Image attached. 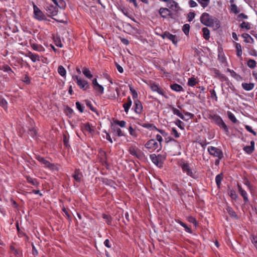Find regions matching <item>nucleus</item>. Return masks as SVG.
I'll use <instances>...</instances> for the list:
<instances>
[{
    "instance_id": "nucleus-1",
    "label": "nucleus",
    "mask_w": 257,
    "mask_h": 257,
    "mask_svg": "<svg viewBox=\"0 0 257 257\" xmlns=\"http://www.w3.org/2000/svg\"><path fill=\"white\" fill-rule=\"evenodd\" d=\"M200 22L202 24L207 27H213L214 24L217 28L220 27L219 21L215 17L210 16L207 13H203L201 15Z\"/></svg>"
},
{
    "instance_id": "nucleus-2",
    "label": "nucleus",
    "mask_w": 257,
    "mask_h": 257,
    "mask_svg": "<svg viewBox=\"0 0 257 257\" xmlns=\"http://www.w3.org/2000/svg\"><path fill=\"white\" fill-rule=\"evenodd\" d=\"M179 166L181 168L182 172L187 176L193 178H197L195 170L191 167V164L187 161H181L179 162Z\"/></svg>"
},
{
    "instance_id": "nucleus-3",
    "label": "nucleus",
    "mask_w": 257,
    "mask_h": 257,
    "mask_svg": "<svg viewBox=\"0 0 257 257\" xmlns=\"http://www.w3.org/2000/svg\"><path fill=\"white\" fill-rule=\"evenodd\" d=\"M209 118L212 120L213 122L222 129L226 135H228L229 129L220 116L215 113H212L209 115Z\"/></svg>"
},
{
    "instance_id": "nucleus-4",
    "label": "nucleus",
    "mask_w": 257,
    "mask_h": 257,
    "mask_svg": "<svg viewBox=\"0 0 257 257\" xmlns=\"http://www.w3.org/2000/svg\"><path fill=\"white\" fill-rule=\"evenodd\" d=\"M207 151L210 155L219 159H222L224 157L222 151L218 148L210 146L208 148Z\"/></svg>"
},
{
    "instance_id": "nucleus-5",
    "label": "nucleus",
    "mask_w": 257,
    "mask_h": 257,
    "mask_svg": "<svg viewBox=\"0 0 257 257\" xmlns=\"http://www.w3.org/2000/svg\"><path fill=\"white\" fill-rule=\"evenodd\" d=\"M72 78L80 89L86 90L89 88V85L86 80L79 78L77 75L73 76Z\"/></svg>"
},
{
    "instance_id": "nucleus-6",
    "label": "nucleus",
    "mask_w": 257,
    "mask_h": 257,
    "mask_svg": "<svg viewBox=\"0 0 257 257\" xmlns=\"http://www.w3.org/2000/svg\"><path fill=\"white\" fill-rule=\"evenodd\" d=\"M33 7L34 10V18L38 21L45 20V15L34 3H33Z\"/></svg>"
},
{
    "instance_id": "nucleus-7",
    "label": "nucleus",
    "mask_w": 257,
    "mask_h": 257,
    "mask_svg": "<svg viewBox=\"0 0 257 257\" xmlns=\"http://www.w3.org/2000/svg\"><path fill=\"white\" fill-rule=\"evenodd\" d=\"M36 159L41 163L45 165V167L51 170H58L57 167L55 164L51 163L48 161L46 160L44 157L40 155H37Z\"/></svg>"
},
{
    "instance_id": "nucleus-8",
    "label": "nucleus",
    "mask_w": 257,
    "mask_h": 257,
    "mask_svg": "<svg viewBox=\"0 0 257 257\" xmlns=\"http://www.w3.org/2000/svg\"><path fill=\"white\" fill-rule=\"evenodd\" d=\"M128 152L131 155L134 156L139 159H142L145 156L144 154L136 146H132L129 148Z\"/></svg>"
},
{
    "instance_id": "nucleus-9",
    "label": "nucleus",
    "mask_w": 257,
    "mask_h": 257,
    "mask_svg": "<svg viewBox=\"0 0 257 257\" xmlns=\"http://www.w3.org/2000/svg\"><path fill=\"white\" fill-rule=\"evenodd\" d=\"M145 147L151 152L154 151L157 149H160L158 143L155 139H150L145 144Z\"/></svg>"
},
{
    "instance_id": "nucleus-10",
    "label": "nucleus",
    "mask_w": 257,
    "mask_h": 257,
    "mask_svg": "<svg viewBox=\"0 0 257 257\" xmlns=\"http://www.w3.org/2000/svg\"><path fill=\"white\" fill-rule=\"evenodd\" d=\"M45 10L47 12V16L49 17L53 18L57 15L58 9L57 7L54 6L52 5H49L45 7Z\"/></svg>"
},
{
    "instance_id": "nucleus-11",
    "label": "nucleus",
    "mask_w": 257,
    "mask_h": 257,
    "mask_svg": "<svg viewBox=\"0 0 257 257\" xmlns=\"http://www.w3.org/2000/svg\"><path fill=\"white\" fill-rule=\"evenodd\" d=\"M150 88L153 92H157L159 94L162 95L166 98H168V97L166 95L164 90L159 86V85L155 83H152L150 85Z\"/></svg>"
},
{
    "instance_id": "nucleus-12",
    "label": "nucleus",
    "mask_w": 257,
    "mask_h": 257,
    "mask_svg": "<svg viewBox=\"0 0 257 257\" xmlns=\"http://www.w3.org/2000/svg\"><path fill=\"white\" fill-rule=\"evenodd\" d=\"M161 16L163 18H166L168 16L171 17L173 16V13L168 8H161L159 11Z\"/></svg>"
},
{
    "instance_id": "nucleus-13",
    "label": "nucleus",
    "mask_w": 257,
    "mask_h": 257,
    "mask_svg": "<svg viewBox=\"0 0 257 257\" xmlns=\"http://www.w3.org/2000/svg\"><path fill=\"white\" fill-rule=\"evenodd\" d=\"M162 37L164 39H165V38L168 39L169 40L171 41L172 42V43L175 45H176L177 44L178 40H177V38L176 36L173 35V34L170 33L169 32H165L163 34Z\"/></svg>"
},
{
    "instance_id": "nucleus-14",
    "label": "nucleus",
    "mask_w": 257,
    "mask_h": 257,
    "mask_svg": "<svg viewBox=\"0 0 257 257\" xmlns=\"http://www.w3.org/2000/svg\"><path fill=\"white\" fill-rule=\"evenodd\" d=\"M237 187L238 191L240 195L243 198V201L245 203L248 201V195L247 192L241 187V185L239 183H237Z\"/></svg>"
},
{
    "instance_id": "nucleus-15",
    "label": "nucleus",
    "mask_w": 257,
    "mask_h": 257,
    "mask_svg": "<svg viewBox=\"0 0 257 257\" xmlns=\"http://www.w3.org/2000/svg\"><path fill=\"white\" fill-rule=\"evenodd\" d=\"M101 154V157L100 158V162L104 166L106 169L109 167V164L107 161V155L105 152L102 151L100 153Z\"/></svg>"
},
{
    "instance_id": "nucleus-16",
    "label": "nucleus",
    "mask_w": 257,
    "mask_h": 257,
    "mask_svg": "<svg viewBox=\"0 0 257 257\" xmlns=\"http://www.w3.org/2000/svg\"><path fill=\"white\" fill-rule=\"evenodd\" d=\"M25 56L29 57L33 62L40 61V56L38 54L33 53L30 51H28L26 54Z\"/></svg>"
},
{
    "instance_id": "nucleus-17",
    "label": "nucleus",
    "mask_w": 257,
    "mask_h": 257,
    "mask_svg": "<svg viewBox=\"0 0 257 257\" xmlns=\"http://www.w3.org/2000/svg\"><path fill=\"white\" fill-rule=\"evenodd\" d=\"M168 7L172 10L178 12L180 9L178 4L174 0H171L167 3Z\"/></svg>"
},
{
    "instance_id": "nucleus-18",
    "label": "nucleus",
    "mask_w": 257,
    "mask_h": 257,
    "mask_svg": "<svg viewBox=\"0 0 257 257\" xmlns=\"http://www.w3.org/2000/svg\"><path fill=\"white\" fill-rule=\"evenodd\" d=\"M150 158L152 162L159 167H162L163 164L161 161H159L158 157H157V155L155 154H153L150 155Z\"/></svg>"
},
{
    "instance_id": "nucleus-19",
    "label": "nucleus",
    "mask_w": 257,
    "mask_h": 257,
    "mask_svg": "<svg viewBox=\"0 0 257 257\" xmlns=\"http://www.w3.org/2000/svg\"><path fill=\"white\" fill-rule=\"evenodd\" d=\"M135 111L136 113L140 114L143 110V105L139 100H135Z\"/></svg>"
},
{
    "instance_id": "nucleus-20",
    "label": "nucleus",
    "mask_w": 257,
    "mask_h": 257,
    "mask_svg": "<svg viewBox=\"0 0 257 257\" xmlns=\"http://www.w3.org/2000/svg\"><path fill=\"white\" fill-rule=\"evenodd\" d=\"M82 177L83 175L82 173L78 169H76L74 173L72 175V177L77 182H80L81 181Z\"/></svg>"
},
{
    "instance_id": "nucleus-21",
    "label": "nucleus",
    "mask_w": 257,
    "mask_h": 257,
    "mask_svg": "<svg viewBox=\"0 0 257 257\" xmlns=\"http://www.w3.org/2000/svg\"><path fill=\"white\" fill-rule=\"evenodd\" d=\"M11 252L16 256V257H22V251L20 248H16L13 245L10 246Z\"/></svg>"
},
{
    "instance_id": "nucleus-22",
    "label": "nucleus",
    "mask_w": 257,
    "mask_h": 257,
    "mask_svg": "<svg viewBox=\"0 0 257 257\" xmlns=\"http://www.w3.org/2000/svg\"><path fill=\"white\" fill-rule=\"evenodd\" d=\"M25 178L27 180V181L32 184V185L38 187L39 185V183L37 179L36 178H33L30 176H26Z\"/></svg>"
},
{
    "instance_id": "nucleus-23",
    "label": "nucleus",
    "mask_w": 257,
    "mask_h": 257,
    "mask_svg": "<svg viewBox=\"0 0 257 257\" xmlns=\"http://www.w3.org/2000/svg\"><path fill=\"white\" fill-rule=\"evenodd\" d=\"M56 5L57 8L64 9L66 8V4L64 0H51Z\"/></svg>"
},
{
    "instance_id": "nucleus-24",
    "label": "nucleus",
    "mask_w": 257,
    "mask_h": 257,
    "mask_svg": "<svg viewBox=\"0 0 257 257\" xmlns=\"http://www.w3.org/2000/svg\"><path fill=\"white\" fill-rule=\"evenodd\" d=\"M132 104V101L131 100L130 96H128L127 98V102L123 104V107L126 113H128Z\"/></svg>"
},
{
    "instance_id": "nucleus-25",
    "label": "nucleus",
    "mask_w": 257,
    "mask_h": 257,
    "mask_svg": "<svg viewBox=\"0 0 257 257\" xmlns=\"http://www.w3.org/2000/svg\"><path fill=\"white\" fill-rule=\"evenodd\" d=\"M136 122L139 125L143 126V127L148 128L150 130L151 127H153V123H143L142 121L140 119H137Z\"/></svg>"
},
{
    "instance_id": "nucleus-26",
    "label": "nucleus",
    "mask_w": 257,
    "mask_h": 257,
    "mask_svg": "<svg viewBox=\"0 0 257 257\" xmlns=\"http://www.w3.org/2000/svg\"><path fill=\"white\" fill-rule=\"evenodd\" d=\"M235 49L236 50V55L238 58H242V47L241 45L238 43L234 42Z\"/></svg>"
},
{
    "instance_id": "nucleus-27",
    "label": "nucleus",
    "mask_w": 257,
    "mask_h": 257,
    "mask_svg": "<svg viewBox=\"0 0 257 257\" xmlns=\"http://www.w3.org/2000/svg\"><path fill=\"white\" fill-rule=\"evenodd\" d=\"M171 109L172 110L174 114L176 115L178 117H179L181 119H186V117L184 116V115L180 111V110L176 108L171 106Z\"/></svg>"
},
{
    "instance_id": "nucleus-28",
    "label": "nucleus",
    "mask_w": 257,
    "mask_h": 257,
    "mask_svg": "<svg viewBox=\"0 0 257 257\" xmlns=\"http://www.w3.org/2000/svg\"><path fill=\"white\" fill-rule=\"evenodd\" d=\"M241 86L245 90L250 91L254 88V84L253 83H247L244 82L241 84Z\"/></svg>"
},
{
    "instance_id": "nucleus-29",
    "label": "nucleus",
    "mask_w": 257,
    "mask_h": 257,
    "mask_svg": "<svg viewBox=\"0 0 257 257\" xmlns=\"http://www.w3.org/2000/svg\"><path fill=\"white\" fill-rule=\"evenodd\" d=\"M223 178V174L222 173H221L217 175H216L215 177V182L218 188H220L221 181Z\"/></svg>"
},
{
    "instance_id": "nucleus-30",
    "label": "nucleus",
    "mask_w": 257,
    "mask_h": 257,
    "mask_svg": "<svg viewBox=\"0 0 257 257\" xmlns=\"http://www.w3.org/2000/svg\"><path fill=\"white\" fill-rule=\"evenodd\" d=\"M227 193L230 197L234 200H236L238 198L237 194H236L235 191L233 189L229 188L227 191Z\"/></svg>"
},
{
    "instance_id": "nucleus-31",
    "label": "nucleus",
    "mask_w": 257,
    "mask_h": 257,
    "mask_svg": "<svg viewBox=\"0 0 257 257\" xmlns=\"http://www.w3.org/2000/svg\"><path fill=\"white\" fill-rule=\"evenodd\" d=\"M242 37L244 39V41L247 43H253L254 40L253 38L248 34L243 33L242 34Z\"/></svg>"
},
{
    "instance_id": "nucleus-32",
    "label": "nucleus",
    "mask_w": 257,
    "mask_h": 257,
    "mask_svg": "<svg viewBox=\"0 0 257 257\" xmlns=\"http://www.w3.org/2000/svg\"><path fill=\"white\" fill-rule=\"evenodd\" d=\"M31 47L33 50L38 52H44L45 51V48L40 44H31Z\"/></svg>"
},
{
    "instance_id": "nucleus-33",
    "label": "nucleus",
    "mask_w": 257,
    "mask_h": 257,
    "mask_svg": "<svg viewBox=\"0 0 257 257\" xmlns=\"http://www.w3.org/2000/svg\"><path fill=\"white\" fill-rule=\"evenodd\" d=\"M69 136H68L67 134H64L63 135V142L64 143V145L68 149H69L71 147L69 143Z\"/></svg>"
},
{
    "instance_id": "nucleus-34",
    "label": "nucleus",
    "mask_w": 257,
    "mask_h": 257,
    "mask_svg": "<svg viewBox=\"0 0 257 257\" xmlns=\"http://www.w3.org/2000/svg\"><path fill=\"white\" fill-rule=\"evenodd\" d=\"M170 88L172 90L176 92L182 91L183 90L182 86L177 83L171 84L170 85Z\"/></svg>"
},
{
    "instance_id": "nucleus-35",
    "label": "nucleus",
    "mask_w": 257,
    "mask_h": 257,
    "mask_svg": "<svg viewBox=\"0 0 257 257\" xmlns=\"http://www.w3.org/2000/svg\"><path fill=\"white\" fill-rule=\"evenodd\" d=\"M176 221L177 223L179 224L181 226L185 228V230L187 232H188L189 233H192L191 229L190 228H189V227H188L187 225L185 223L183 222L182 221H181L179 219H178V220H176Z\"/></svg>"
},
{
    "instance_id": "nucleus-36",
    "label": "nucleus",
    "mask_w": 257,
    "mask_h": 257,
    "mask_svg": "<svg viewBox=\"0 0 257 257\" xmlns=\"http://www.w3.org/2000/svg\"><path fill=\"white\" fill-rule=\"evenodd\" d=\"M82 72L84 75L88 79H91L93 77V75L89 69L86 67H84L83 68Z\"/></svg>"
},
{
    "instance_id": "nucleus-37",
    "label": "nucleus",
    "mask_w": 257,
    "mask_h": 257,
    "mask_svg": "<svg viewBox=\"0 0 257 257\" xmlns=\"http://www.w3.org/2000/svg\"><path fill=\"white\" fill-rule=\"evenodd\" d=\"M197 81L196 78L191 77L188 79L187 84L188 86L193 87L196 85Z\"/></svg>"
},
{
    "instance_id": "nucleus-38",
    "label": "nucleus",
    "mask_w": 257,
    "mask_h": 257,
    "mask_svg": "<svg viewBox=\"0 0 257 257\" xmlns=\"http://www.w3.org/2000/svg\"><path fill=\"white\" fill-rule=\"evenodd\" d=\"M203 38L208 40L210 38V31L207 28H203L202 29Z\"/></svg>"
},
{
    "instance_id": "nucleus-39",
    "label": "nucleus",
    "mask_w": 257,
    "mask_h": 257,
    "mask_svg": "<svg viewBox=\"0 0 257 257\" xmlns=\"http://www.w3.org/2000/svg\"><path fill=\"white\" fill-rule=\"evenodd\" d=\"M226 210H227L228 213L229 214V215L231 217H233L234 218H237V214L231 207L228 206L226 208Z\"/></svg>"
},
{
    "instance_id": "nucleus-40",
    "label": "nucleus",
    "mask_w": 257,
    "mask_h": 257,
    "mask_svg": "<svg viewBox=\"0 0 257 257\" xmlns=\"http://www.w3.org/2000/svg\"><path fill=\"white\" fill-rule=\"evenodd\" d=\"M156 141H157L158 142V144L160 146V149H159L158 150H157V152H158L159 151H160L162 148V142L163 141V138L160 135H159V134H157L156 136V139H155Z\"/></svg>"
},
{
    "instance_id": "nucleus-41",
    "label": "nucleus",
    "mask_w": 257,
    "mask_h": 257,
    "mask_svg": "<svg viewBox=\"0 0 257 257\" xmlns=\"http://www.w3.org/2000/svg\"><path fill=\"white\" fill-rule=\"evenodd\" d=\"M153 127H151L150 130H156L159 132L163 137H166L168 135V134L165 132V131L158 128L153 123Z\"/></svg>"
},
{
    "instance_id": "nucleus-42",
    "label": "nucleus",
    "mask_w": 257,
    "mask_h": 257,
    "mask_svg": "<svg viewBox=\"0 0 257 257\" xmlns=\"http://www.w3.org/2000/svg\"><path fill=\"white\" fill-rule=\"evenodd\" d=\"M227 116L228 118L234 123H235L237 122V120L236 118L235 115L229 111H228L227 112Z\"/></svg>"
},
{
    "instance_id": "nucleus-43",
    "label": "nucleus",
    "mask_w": 257,
    "mask_h": 257,
    "mask_svg": "<svg viewBox=\"0 0 257 257\" xmlns=\"http://www.w3.org/2000/svg\"><path fill=\"white\" fill-rule=\"evenodd\" d=\"M256 65V61L251 59H249L247 62V65L250 68L253 69L255 67Z\"/></svg>"
},
{
    "instance_id": "nucleus-44",
    "label": "nucleus",
    "mask_w": 257,
    "mask_h": 257,
    "mask_svg": "<svg viewBox=\"0 0 257 257\" xmlns=\"http://www.w3.org/2000/svg\"><path fill=\"white\" fill-rule=\"evenodd\" d=\"M113 132L118 137H123L125 136L124 133L121 131V130L120 128L113 127Z\"/></svg>"
},
{
    "instance_id": "nucleus-45",
    "label": "nucleus",
    "mask_w": 257,
    "mask_h": 257,
    "mask_svg": "<svg viewBox=\"0 0 257 257\" xmlns=\"http://www.w3.org/2000/svg\"><path fill=\"white\" fill-rule=\"evenodd\" d=\"M239 27L248 30L250 29V25L248 22L243 21L240 24Z\"/></svg>"
},
{
    "instance_id": "nucleus-46",
    "label": "nucleus",
    "mask_w": 257,
    "mask_h": 257,
    "mask_svg": "<svg viewBox=\"0 0 257 257\" xmlns=\"http://www.w3.org/2000/svg\"><path fill=\"white\" fill-rule=\"evenodd\" d=\"M128 132L131 136H132L134 138H137L138 136V134L136 131L133 128L132 126H130L128 127Z\"/></svg>"
},
{
    "instance_id": "nucleus-47",
    "label": "nucleus",
    "mask_w": 257,
    "mask_h": 257,
    "mask_svg": "<svg viewBox=\"0 0 257 257\" xmlns=\"http://www.w3.org/2000/svg\"><path fill=\"white\" fill-rule=\"evenodd\" d=\"M58 72L61 76H65L66 71L62 66H59L58 68Z\"/></svg>"
},
{
    "instance_id": "nucleus-48",
    "label": "nucleus",
    "mask_w": 257,
    "mask_h": 257,
    "mask_svg": "<svg viewBox=\"0 0 257 257\" xmlns=\"http://www.w3.org/2000/svg\"><path fill=\"white\" fill-rule=\"evenodd\" d=\"M243 150L246 154H247L248 155H250L251 154H252L254 150L253 148H252L251 147H250L249 146H246L243 147Z\"/></svg>"
},
{
    "instance_id": "nucleus-49",
    "label": "nucleus",
    "mask_w": 257,
    "mask_h": 257,
    "mask_svg": "<svg viewBox=\"0 0 257 257\" xmlns=\"http://www.w3.org/2000/svg\"><path fill=\"white\" fill-rule=\"evenodd\" d=\"M93 88L96 92H98L99 94H102L104 92V88L100 84L94 86Z\"/></svg>"
},
{
    "instance_id": "nucleus-50",
    "label": "nucleus",
    "mask_w": 257,
    "mask_h": 257,
    "mask_svg": "<svg viewBox=\"0 0 257 257\" xmlns=\"http://www.w3.org/2000/svg\"><path fill=\"white\" fill-rule=\"evenodd\" d=\"M86 104L92 111H93L98 114V111H97L96 108L93 106L92 103H91V102L90 101L86 100Z\"/></svg>"
},
{
    "instance_id": "nucleus-51",
    "label": "nucleus",
    "mask_w": 257,
    "mask_h": 257,
    "mask_svg": "<svg viewBox=\"0 0 257 257\" xmlns=\"http://www.w3.org/2000/svg\"><path fill=\"white\" fill-rule=\"evenodd\" d=\"M114 123L117 125H118L121 127H125L126 126V122L124 120H119L115 119L113 121Z\"/></svg>"
},
{
    "instance_id": "nucleus-52",
    "label": "nucleus",
    "mask_w": 257,
    "mask_h": 257,
    "mask_svg": "<svg viewBox=\"0 0 257 257\" xmlns=\"http://www.w3.org/2000/svg\"><path fill=\"white\" fill-rule=\"evenodd\" d=\"M210 1V0H197L198 2L203 8H205L208 6Z\"/></svg>"
},
{
    "instance_id": "nucleus-53",
    "label": "nucleus",
    "mask_w": 257,
    "mask_h": 257,
    "mask_svg": "<svg viewBox=\"0 0 257 257\" xmlns=\"http://www.w3.org/2000/svg\"><path fill=\"white\" fill-rule=\"evenodd\" d=\"M28 134L33 138H35L37 136V132L34 127L29 128Z\"/></svg>"
},
{
    "instance_id": "nucleus-54",
    "label": "nucleus",
    "mask_w": 257,
    "mask_h": 257,
    "mask_svg": "<svg viewBox=\"0 0 257 257\" xmlns=\"http://www.w3.org/2000/svg\"><path fill=\"white\" fill-rule=\"evenodd\" d=\"M102 217L105 220L106 222L108 225H111V221L112 218L110 216L106 215L105 214H103L102 215Z\"/></svg>"
},
{
    "instance_id": "nucleus-55",
    "label": "nucleus",
    "mask_w": 257,
    "mask_h": 257,
    "mask_svg": "<svg viewBox=\"0 0 257 257\" xmlns=\"http://www.w3.org/2000/svg\"><path fill=\"white\" fill-rule=\"evenodd\" d=\"M171 134L174 136L176 138H178L180 137V134L179 133L175 127H172L171 128Z\"/></svg>"
},
{
    "instance_id": "nucleus-56",
    "label": "nucleus",
    "mask_w": 257,
    "mask_h": 257,
    "mask_svg": "<svg viewBox=\"0 0 257 257\" xmlns=\"http://www.w3.org/2000/svg\"><path fill=\"white\" fill-rule=\"evenodd\" d=\"M182 30L186 35H188L189 33L190 25L188 24L184 25Z\"/></svg>"
},
{
    "instance_id": "nucleus-57",
    "label": "nucleus",
    "mask_w": 257,
    "mask_h": 257,
    "mask_svg": "<svg viewBox=\"0 0 257 257\" xmlns=\"http://www.w3.org/2000/svg\"><path fill=\"white\" fill-rule=\"evenodd\" d=\"M83 127L85 131L88 132L90 133L93 131L89 122L83 124Z\"/></svg>"
},
{
    "instance_id": "nucleus-58",
    "label": "nucleus",
    "mask_w": 257,
    "mask_h": 257,
    "mask_svg": "<svg viewBox=\"0 0 257 257\" xmlns=\"http://www.w3.org/2000/svg\"><path fill=\"white\" fill-rule=\"evenodd\" d=\"M184 116L186 117V119H183V120H187L189 119L193 118L194 117V114L190 112L184 111Z\"/></svg>"
},
{
    "instance_id": "nucleus-59",
    "label": "nucleus",
    "mask_w": 257,
    "mask_h": 257,
    "mask_svg": "<svg viewBox=\"0 0 257 257\" xmlns=\"http://www.w3.org/2000/svg\"><path fill=\"white\" fill-rule=\"evenodd\" d=\"M8 102L6 100L2 97H0V105H1L4 108H7Z\"/></svg>"
},
{
    "instance_id": "nucleus-60",
    "label": "nucleus",
    "mask_w": 257,
    "mask_h": 257,
    "mask_svg": "<svg viewBox=\"0 0 257 257\" xmlns=\"http://www.w3.org/2000/svg\"><path fill=\"white\" fill-rule=\"evenodd\" d=\"M174 123L181 130H184V127L182 125L183 124V122L180 119H177V120L175 122H174Z\"/></svg>"
},
{
    "instance_id": "nucleus-61",
    "label": "nucleus",
    "mask_w": 257,
    "mask_h": 257,
    "mask_svg": "<svg viewBox=\"0 0 257 257\" xmlns=\"http://www.w3.org/2000/svg\"><path fill=\"white\" fill-rule=\"evenodd\" d=\"M231 11L236 14L239 13V11L235 4L231 5Z\"/></svg>"
},
{
    "instance_id": "nucleus-62",
    "label": "nucleus",
    "mask_w": 257,
    "mask_h": 257,
    "mask_svg": "<svg viewBox=\"0 0 257 257\" xmlns=\"http://www.w3.org/2000/svg\"><path fill=\"white\" fill-rule=\"evenodd\" d=\"M76 106L78 110L81 113L84 111V106L81 105L80 102L77 101L76 102Z\"/></svg>"
},
{
    "instance_id": "nucleus-63",
    "label": "nucleus",
    "mask_w": 257,
    "mask_h": 257,
    "mask_svg": "<svg viewBox=\"0 0 257 257\" xmlns=\"http://www.w3.org/2000/svg\"><path fill=\"white\" fill-rule=\"evenodd\" d=\"M209 92L211 94V97L213 99H214L215 101H217V96L216 93L214 89H210Z\"/></svg>"
},
{
    "instance_id": "nucleus-64",
    "label": "nucleus",
    "mask_w": 257,
    "mask_h": 257,
    "mask_svg": "<svg viewBox=\"0 0 257 257\" xmlns=\"http://www.w3.org/2000/svg\"><path fill=\"white\" fill-rule=\"evenodd\" d=\"M250 239H251V242L252 243V244H253V245H254V246L256 247V248L257 249V236H256L255 235H253L251 237Z\"/></svg>"
}]
</instances>
